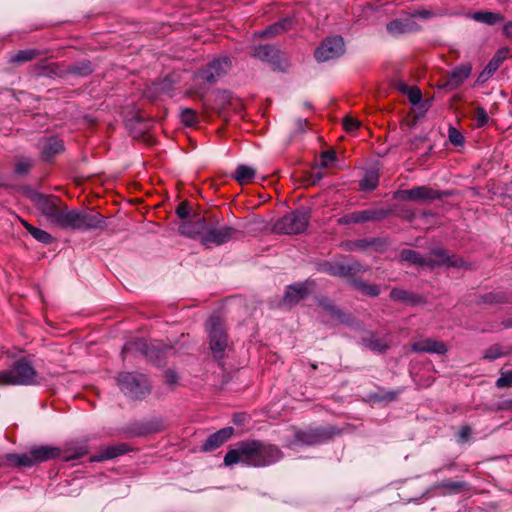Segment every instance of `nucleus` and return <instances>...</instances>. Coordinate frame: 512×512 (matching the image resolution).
I'll list each match as a JSON object with an SVG mask.
<instances>
[{
    "label": "nucleus",
    "instance_id": "nucleus-18",
    "mask_svg": "<svg viewBox=\"0 0 512 512\" xmlns=\"http://www.w3.org/2000/svg\"><path fill=\"white\" fill-rule=\"evenodd\" d=\"M205 227V219L198 216L194 219L193 223L190 221L183 222L179 227V231L181 234L194 237L196 235L202 234L205 231Z\"/></svg>",
    "mask_w": 512,
    "mask_h": 512
},
{
    "label": "nucleus",
    "instance_id": "nucleus-5",
    "mask_svg": "<svg viewBox=\"0 0 512 512\" xmlns=\"http://www.w3.org/2000/svg\"><path fill=\"white\" fill-rule=\"evenodd\" d=\"M118 385L131 398H141L149 393L148 381L142 374L121 373Z\"/></svg>",
    "mask_w": 512,
    "mask_h": 512
},
{
    "label": "nucleus",
    "instance_id": "nucleus-46",
    "mask_svg": "<svg viewBox=\"0 0 512 512\" xmlns=\"http://www.w3.org/2000/svg\"><path fill=\"white\" fill-rule=\"evenodd\" d=\"M390 296L394 300L405 301V300H407L408 294L404 290L394 289L391 291Z\"/></svg>",
    "mask_w": 512,
    "mask_h": 512
},
{
    "label": "nucleus",
    "instance_id": "nucleus-35",
    "mask_svg": "<svg viewBox=\"0 0 512 512\" xmlns=\"http://www.w3.org/2000/svg\"><path fill=\"white\" fill-rule=\"evenodd\" d=\"M504 355V351L499 345H493L483 351V358L485 360L493 361Z\"/></svg>",
    "mask_w": 512,
    "mask_h": 512
},
{
    "label": "nucleus",
    "instance_id": "nucleus-22",
    "mask_svg": "<svg viewBox=\"0 0 512 512\" xmlns=\"http://www.w3.org/2000/svg\"><path fill=\"white\" fill-rule=\"evenodd\" d=\"M256 175L255 168L248 165L237 166L233 178L240 184L245 185L251 183Z\"/></svg>",
    "mask_w": 512,
    "mask_h": 512
},
{
    "label": "nucleus",
    "instance_id": "nucleus-16",
    "mask_svg": "<svg viewBox=\"0 0 512 512\" xmlns=\"http://www.w3.org/2000/svg\"><path fill=\"white\" fill-rule=\"evenodd\" d=\"M78 220L79 210L68 209L67 206L63 205L58 218H56L55 225L61 228L77 230V227H79Z\"/></svg>",
    "mask_w": 512,
    "mask_h": 512
},
{
    "label": "nucleus",
    "instance_id": "nucleus-24",
    "mask_svg": "<svg viewBox=\"0 0 512 512\" xmlns=\"http://www.w3.org/2000/svg\"><path fill=\"white\" fill-rule=\"evenodd\" d=\"M126 452V447L124 444L109 446L104 448L99 452L98 455L94 456L92 459L94 461H102L107 459H112L118 457Z\"/></svg>",
    "mask_w": 512,
    "mask_h": 512
},
{
    "label": "nucleus",
    "instance_id": "nucleus-4",
    "mask_svg": "<svg viewBox=\"0 0 512 512\" xmlns=\"http://www.w3.org/2000/svg\"><path fill=\"white\" fill-rule=\"evenodd\" d=\"M308 222L309 213L297 210L279 219L274 225V230L283 234H298L306 229Z\"/></svg>",
    "mask_w": 512,
    "mask_h": 512
},
{
    "label": "nucleus",
    "instance_id": "nucleus-49",
    "mask_svg": "<svg viewBox=\"0 0 512 512\" xmlns=\"http://www.w3.org/2000/svg\"><path fill=\"white\" fill-rule=\"evenodd\" d=\"M165 379L168 384H175L177 382L178 376L173 371H167L165 373Z\"/></svg>",
    "mask_w": 512,
    "mask_h": 512
},
{
    "label": "nucleus",
    "instance_id": "nucleus-11",
    "mask_svg": "<svg viewBox=\"0 0 512 512\" xmlns=\"http://www.w3.org/2000/svg\"><path fill=\"white\" fill-rule=\"evenodd\" d=\"M77 230H93L102 229L105 227L104 217L96 211H83L79 210Z\"/></svg>",
    "mask_w": 512,
    "mask_h": 512
},
{
    "label": "nucleus",
    "instance_id": "nucleus-19",
    "mask_svg": "<svg viewBox=\"0 0 512 512\" xmlns=\"http://www.w3.org/2000/svg\"><path fill=\"white\" fill-rule=\"evenodd\" d=\"M40 149L46 159H50L64 150L61 140L57 138H48L41 142Z\"/></svg>",
    "mask_w": 512,
    "mask_h": 512
},
{
    "label": "nucleus",
    "instance_id": "nucleus-12",
    "mask_svg": "<svg viewBox=\"0 0 512 512\" xmlns=\"http://www.w3.org/2000/svg\"><path fill=\"white\" fill-rule=\"evenodd\" d=\"M235 233V229L228 226H224L221 228L211 229L207 231L206 234L203 236L202 240L205 244L221 245L232 239Z\"/></svg>",
    "mask_w": 512,
    "mask_h": 512
},
{
    "label": "nucleus",
    "instance_id": "nucleus-45",
    "mask_svg": "<svg viewBox=\"0 0 512 512\" xmlns=\"http://www.w3.org/2000/svg\"><path fill=\"white\" fill-rule=\"evenodd\" d=\"M368 346L375 351H384L386 348H388V344L380 340H371Z\"/></svg>",
    "mask_w": 512,
    "mask_h": 512
},
{
    "label": "nucleus",
    "instance_id": "nucleus-8",
    "mask_svg": "<svg viewBox=\"0 0 512 512\" xmlns=\"http://www.w3.org/2000/svg\"><path fill=\"white\" fill-rule=\"evenodd\" d=\"M210 346L215 357H220L227 346V338L221 323L216 319H210Z\"/></svg>",
    "mask_w": 512,
    "mask_h": 512
},
{
    "label": "nucleus",
    "instance_id": "nucleus-56",
    "mask_svg": "<svg viewBox=\"0 0 512 512\" xmlns=\"http://www.w3.org/2000/svg\"><path fill=\"white\" fill-rule=\"evenodd\" d=\"M130 349H131L130 345H126V346L124 347V350H125V351H126V350H130Z\"/></svg>",
    "mask_w": 512,
    "mask_h": 512
},
{
    "label": "nucleus",
    "instance_id": "nucleus-51",
    "mask_svg": "<svg viewBox=\"0 0 512 512\" xmlns=\"http://www.w3.org/2000/svg\"><path fill=\"white\" fill-rule=\"evenodd\" d=\"M461 486H462V484H460V483H454V482L448 483V484L446 485V487H448V488H450V489H452V490H458V489H460V487H461Z\"/></svg>",
    "mask_w": 512,
    "mask_h": 512
},
{
    "label": "nucleus",
    "instance_id": "nucleus-21",
    "mask_svg": "<svg viewBox=\"0 0 512 512\" xmlns=\"http://www.w3.org/2000/svg\"><path fill=\"white\" fill-rule=\"evenodd\" d=\"M31 454L34 457L35 463L53 459L59 455V450L56 447L39 446L31 449Z\"/></svg>",
    "mask_w": 512,
    "mask_h": 512
},
{
    "label": "nucleus",
    "instance_id": "nucleus-17",
    "mask_svg": "<svg viewBox=\"0 0 512 512\" xmlns=\"http://www.w3.org/2000/svg\"><path fill=\"white\" fill-rule=\"evenodd\" d=\"M233 434L232 427H226L210 435L202 445L203 451H212L220 447Z\"/></svg>",
    "mask_w": 512,
    "mask_h": 512
},
{
    "label": "nucleus",
    "instance_id": "nucleus-42",
    "mask_svg": "<svg viewBox=\"0 0 512 512\" xmlns=\"http://www.w3.org/2000/svg\"><path fill=\"white\" fill-rule=\"evenodd\" d=\"M32 166V161L29 159L19 160L16 164V171L20 174L27 173Z\"/></svg>",
    "mask_w": 512,
    "mask_h": 512
},
{
    "label": "nucleus",
    "instance_id": "nucleus-44",
    "mask_svg": "<svg viewBox=\"0 0 512 512\" xmlns=\"http://www.w3.org/2000/svg\"><path fill=\"white\" fill-rule=\"evenodd\" d=\"M343 126L346 131L352 132V131L358 129V127L360 126V122L353 118L346 117L343 120Z\"/></svg>",
    "mask_w": 512,
    "mask_h": 512
},
{
    "label": "nucleus",
    "instance_id": "nucleus-31",
    "mask_svg": "<svg viewBox=\"0 0 512 512\" xmlns=\"http://www.w3.org/2000/svg\"><path fill=\"white\" fill-rule=\"evenodd\" d=\"M378 184V175L375 172L366 173L360 182L362 190H373Z\"/></svg>",
    "mask_w": 512,
    "mask_h": 512
},
{
    "label": "nucleus",
    "instance_id": "nucleus-36",
    "mask_svg": "<svg viewBox=\"0 0 512 512\" xmlns=\"http://www.w3.org/2000/svg\"><path fill=\"white\" fill-rule=\"evenodd\" d=\"M274 53V49L269 46L255 47L252 55L261 60H269Z\"/></svg>",
    "mask_w": 512,
    "mask_h": 512
},
{
    "label": "nucleus",
    "instance_id": "nucleus-29",
    "mask_svg": "<svg viewBox=\"0 0 512 512\" xmlns=\"http://www.w3.org/2000/svg\"><path fill=\"white\" fill-rule=\"evenodd\" d=\"M7 458L10 462L18 466L30 467L35 464V460L33 455L31 454V451L29 452V454H11L8 455Z\"/></svg>",
    "mask_w": 512,
    "mask_h": 512
},
{
    "label": "nucleus",
    "instance_id": "nucleus-23",
    "mask_svg": "<svg viewBox=\"0 0 512 512\" xmlns=\"http://www.w3.org/2000/svg\"><path fill=\"white\" fill-rule=\"evenodd\" d=\"M401 90L403 92H406L408 95V98L410 102L413 105H418L421 113L423 114L429 107V104L427 102H421L422 99V93L419 88L417 87H407L406 85H402Z\"/></svg>",
    "mask_w": 512,
    "mask_h": 512
},
{
    "label": "nucleus",
    "instance_id": "nucleus-3",
    "mask_svg": "<svg viewBox=\"0 0 512 512\" xmlns=\"http://www.w3.org/2000/svg\"><path fill=\"white\" fill-rule=\"evenodd\" d=\"M400 257L401 260L403 261L412 264H418L421 266H434L445 264L452 267H462L464 263L462 259L454 255L450 256L447 254L446 251L442 249L434 250L428 259L422 258L418 253L410 249L403 250L400 254Z\"/></svg>",
    "mask_w": 512,
    "mask_h": 512
},
{
    "label": "nucleus",
    "instance_id": "nucleus-47",
    "mask_svg": "<svg viewBox=\"0 0 512 512\" xmlns=\"http://www.w3.org/2000/svg\"><path fill=\"white\" fill-rule=\"evenodd\" d=\"M177 215L181 218V219H185L188 217L189 215V207L187 205V203L185 202H182L178 208H177Z\"/></svg>",
    "mask_w": 512,
    "mask_h": 512
},
{
    "label": "nucleus",
    "instance_id": "nucleus-20",
    "mask_svg": "<svg viewBox=\"0 0 512 512\" xmlns=\"http://www.w3.org/2000/svg\"><path fill=\"white\" fill-rule=\"evenodd\" d=\"M415 29V23L411 19H396L387 25L391 35H399Z\"/></svg>",
    "mask_w": 512,
    "mask_h": 512
},
{
    "label": "nucleus",
    "instance_id": "nucleus-52",
    "mask_svg": "<svg viewBox=\"0 0 512 512\" xmlns=\"http://www.w3.org/2000/svg\"><path fill=\"white\" fill-rule=\"evenodd\" d=\"M137 346H139V348L141 349V351L145 354V355H148V350L146 349V343L144 342H140V343H136Z\"/></svg>",
    "mask_w": 512,
    "mask_h": 512
},
{
    "label": "nucleus",
    "instance_id": "nucleus-30",
    "mask_svg": "<svg viewBox=\"0 0 512 512\" xmlns=\"http://www.w3.org/2000/svg\"><path fill=\"white\" fill-rule=\"evenodd\" d=\"M374 218V212L372 211H359V212H355V213H352L348 216H346L344 218V222L345 223H349V222H355V223H359V222H365V221H368V220H371Z\"/></svg>",
    "mask_w": 512,
    "mask_h": 512
},
{
    "label": "nucleus",
    "instance_id": "nucleus-55",
    "mask_svg": "<svg viewBox=\"0 0 512 512\" xmlns=\"http://www.w3.org/2000/svg\"><path fill=\"white\" fill-rule=\"evenodd\" d=\"M314 176H315V178H316V179L314 180V182H315L316 180L318 181V180H320V179L322 178V174H321L320 172H316Z\"/></svg>",
    "mask_w": 512,
    "mask_h": 512
},
{
    "label": "nucleus",
    "instance_id": "nucleus-27",
    "mask_svg": "<svg viewBox=\"0 0 512 512\" xmlns=\"http://www.w3.org/2000/svg\"><path fill=\"white\" fill-rule=\"evenodd\" d=\"M306 294V289L303 285L290 286L285 293V302L288 304L299 301Z\"/></svg>",
    "mask_w": 512,
    "mask_h": 512
},
{
    "label": "nucleus",
    "instance_id": "nucleus-28",
    "mask_svg": "<svg viewBox=\"0 0 512 512\" xmlns=\"http://www.w3.org/2000/svg\"><path fill=\"white\" fill-rule=\"evenodd\" d=\"M24 226L26 229L30 232V234L39 242H42L44 244H49L52 242L53 238L52 236L47 233L46 231L33 227L32 225L26 223L23 221Z\"/></svg>",
    "mask_w": 512,
    "mask_h": 512
},
{
    "label": "nucleus",
    "instance_id": "nucleus-10",
    "mask_svg": "<svg viewBox=\"0 0 512 512\" xmlns=\"http://www.w3.org/2000/svg\"><path fill=\"white\" fill-rule=\"evenodd\" d=\"M436 197L437 192L425 186H418L395 193V198L402 201H427L435 199Z\"/></svg>",
    "mask_w": 512,
    "mask_h": 512
},
{
    "label": "nucleus",
    "instance_id": "nucleus-26",
    "mask_svg": "<svg viewBox=\"0 0 512 512\" xmlns=\"http://www.w3.org/2000/svg\"><path fill=\"white\" fill-rule=\"evenodd\" d=\"M261 456L265 461V465L272 464L281 458V453L278 448L272 445H265L261 443Z\"/></svg>",
    "mask_w": 512,
    "mask_h": 512
},
{
    "label": "nucleus",
    "instance_id": "nucleus-7",
    "mask_svg": "<svg viewBox=\"0 0 512 512\" xmlns=\"http://www.w3.org/2000/svg\"><path fill=\"white\" fill-rule=\"evenodd\" d=\"M344 53V42L341 37L335 36L327 38L316 49L315 57L318 61H328L339 57Z\"/></svg>",
    "mask_w": 512,
    "mask_h": 512
},
{
    "label": "nucleus",
    "instance_id": "nucleus-25",
    "mask_svg": "<svg viewBox=\"0 0 512 512\" xmlns=\"http://www.w3.org/2000/svg\"><path fill=\"white\" fill-rule=\"evenodd\" d=\"M472 18L478 22H482L488 25H494L504 20V17L499 13L490 11H480L472 15Z\"/></svg>",
    "mask_w": 512,
    "mask_h": 512
},
{
    "label": "nucleus",
    "instance_id": "nucleus-32",
    "mask_svg": "<svg viewBox=\"0 0 512 512\" xmlns=\"http://www.w3.org/2000/svg\"><path fill=\"white\" fill-rule=\"evenodd\" d=\"M289 23V20L285 19L281 22H278V23H275L274 25L270 26L269 28L263 30L261 33H260V36H275L279 33H281L282 31H284L286 29V25Z\"/></svg>",
    "mask_w": 512,
    "mask_h": 512
},
{
    "label": "nucleus",
    "instance_id": "nucleus-6",
    "mask_svg": "<svg viewBox=\"0 0 512 512\" xmlns=\"http://www.w3.org/2000/svg\"><path fill=\"white\" fill-rule=\"evenodd\" d=\"M29 197L47 220L55 225L56 218H58L63 206L62 201L58 197L47 196L38 192L30 193Z\"/></svg>",
    "mask_w": 512,
    "mask_h": 512
},
{
    "label": "nucleus",
    "instance_id": "nucleus-2",
    "mask_svg": "<svg viewBox=\"0 0 512 512\" xmlns=\"http://www.w3.org/2000/svg\"><path fill=\"white\" fill-rule=\"evenodd\" d=\"M38 375L30 363L18 361L11 369L0 372V385H34Z\"/></svg>",
    "mask_w": 512,
    "mask_h": 512
},
{
    "label": "nucleus",
    "instance_id": "nucleus-53",
    "mask_svg": "<svg viewBox=\"0 0 512 512\" xmlns=\"http://www.w3.org/2000/svg\"><path fill=\"white\" fill-rule=\"evenodd\" d=\"M418 15L423 18H427V17H429L430 13L428 11H423V12H419Z\"/></svg>",
    "mask_w": 512,
    "mask_h": 512
},
{
    "label": "nucleus",
    "instance_id": "nucleus-1",
    "mask_svg": "<svg viewBox=\"0 0 512 512\" xmlns=\"http://www.w3.org/2000/svg\"><path fill=\"white\" fill-rule=\"evenodd\" d=\"M224 463L231 466L237 463H243L248 466H264L265 461L261 456V442H243L235 449L228 451L224 458Z\"/></svg>",
    "mask_w": 512,
    "mask_h": 512
},
{
    "label": "nucleus",
    "instance_id": "nucleus-33",
    "mask_svg": "<svg viewBox=\"0 0 512 512\" xmlns=\"http://www.w3.org/2000/svg\"><path fill=\"white\" fill-rule=\"evenodd\" d=\"M181 121L187 125L192 126L195 125L198 122V115L197 113L189 108H185L181 110L180 113Z\"/></svg>",
    "mask_w": 512,
    "mask_h": 512
},
{
    "label": "nucleus",
    "instance_id": "nucleus-34",
    "mask_svg": "<svg viewBox=\"0 0 512 512\" xmlns=\"http://www.w3.org/2000/svg\"><path fill=\"white\" fill-rule=\"evenodd\" d=\"M324 269L328 273H330L331 275H334V276L344 277L349 274V268L342 264H335V265L326 264L324 266Z\"/></svg>",
    "mask_w": 512,
    "mask_h": 512
},
{
    "label": "nucleus",
    "instance_id": "nucleus-48",
    "mask_svg": "<svg viewBox=\"0 0 512 512\" xmlns=\"http://www.w3.org/2000/svg\"><path fill=\"white\" fill-rule=\"evenodd\" d=\"M472 434V429L469 426H463L459 430V438L461 441H467Z\"/></svg>",
    "mask_w": 512,
    "mask_h": 512
},
{
    "label": "nucleus",
    "instance_id": "nucleus-39",
    "mask_svg": "<svg viewBox=\"0 0 512 512\" xmlns=\"http://www.w3.org/2000/svg\"><path fill=\"white\" fill-rule=\"evenodd\" d=\"M475 120L477 121V126L482 127L488 122V115L484 108L477 107L475 110Z\"/></svg>",
    "mask_w": 512,
    "mask_h": 512
},
{
    "label": "nucleus",
    "instance_id": "nucleus-50",
    "mask_svg": "<svg viewBox=\"0 0 512 512\" xmlns=\"http://www.w3.org/2000/svg\"><path fill=\"white\" fill-rule=\"evenodd\" d=\"M503 33L507 37L512 38V21H510L507 24H505V26L503 28Z\"/></svg>",
    "mask_w": 512,
    "mask_h": 512
},
{
    "label": "nucleus",
    "instance_id": "nucleus-37",
    "mask_svg": "<svg viewBox=\"0 0 512 512\" xmlns=\"http://www.w3.org/2000/svg\"><path fill=\"white\" fill-rule=\"evenodd\" d=\"M35 53L32 50L19 51L12 58V62L23 63L33 59Z\"/></svg>",
    "mask_w": 512,
    "mask_h": 512
},
{
    "label": "nucleus",
    "instance_id": "nucleus-41",
    "mask_svg": "<svg viewBox=\"0 0 512 512\" xmlns=\"http://www.w3.org/2000/svg\"><path fill=\"white\" fill-rule=\"evenodd\" d=\"M336 159V153L334 151H326L321 155V165L328 167Z\"/></svg>",
    "mask_w": 512,
    "mask_h": 512
},
{
    "label": "nucleus",
    "instance_id": "nucleus-9",
    "mask_svg": "<svg viewBox=\"0 0 512 512\" xmlns=\"http://www.w3.org/2000/svg\"><path fill=\"white\" fill-rule=\"evenodd\" d=\"M230 66L231 63L227 58L215 59L199 74V78L207 83H214L228 72Z\"/></svg>",
    "mask_w": 512,
    "mask_h": 512
},
{
    "label": "nucleus",
    "instance_id": "nucleus-15",
    "mask_svg": "<svg viewBox=\"0 0 512 512\" xmlns=\"http://www.w3.org/2000/svg\"><path fill=\"white\" fill-rule=\"evenodd\" d=\"M472 67L470 64L465 63L456 67L451 73L445 83L444 87L449 90H454L459 87L471 74Z\"/></svg>",
    "mask_w": 512,
    "mask_h": 512
},
{
    "label": "nucleus",
    "instance_id": "nucleus-40",
    "mask_svg": "<svg viewBox=\"0 0 512 512\" xmlns=\"http://www.w3.org/2000/svg\"><path fill=\"white\" fill-rule=\"evenodd\" d=\"M358 288L366 295L377 296L380 292L377 285L359 284Z\"/></svg>",
    "mask_w": 512,
    "mask_h": 512
},
{
    "label": "nucleus",
    "instance_id": "nucleus-13",
    "mask_svg": "<svg viewBox=\"0 0 512 512\" xmlns=\"http://www.w3.org/2000/svg\"><path fill=\"white\" fill-rule=\"evenodd\" d=\"M411 350L417 353H434V354H445L447 352L446 345L441 342L431 338L421 339L417 342H414L411 345Z\"/></svg>",
    "mask_w": 512,
    "mask_h": 512
},
{
    "label": "nucleus",
    "instance_id": "nucleus-38",
    "mask_svg": "<svg viewBox=\"0 0 512 512\" xmlns=\"http://www.w3.org/2000/svg\"><path fill=\"white\" fill-rule=\"evenodd\" d=\"M496 386L498 388H505L512 386V371L502 373V375L497 379Z\"/></svg>",
    "mask_w": 512,
    "mask_h": 512
},
{
    "label": "nucleus",
    "instance_id": "nucleus-54",
    "mask_svg": "<svg viewBox=\"0 0 512 512\" xmlns=\"http://www.w3.org/2000/svg\"><path fill=\"white\" fill-rule=\"evenodd\" d=\"M307 124V121L306 120H299V126L301 129H303V127Z\"/></svg>",
    "mask_w": 512,
    "mask_h": 512
},
{
    "label": "nucleus",
    "instance_id": "nucleus-43",
    "mask_svg": "<svg viewBox=\"0 0 512 512\" xmlns=\"http://www.w3.org/2000/svg\"><path fill=\"white\" fill-rule=\"evenodd\" d=\"M449 139L454 145L463 144L464 138L455 128L449 129Z\"/></svg>",
    "mask_w": 512,
    "mask_h": 512
},
{
    "label": "nucleus",
    "instance_id": "nucleus-14",
    "mask_svg": "<svg viewBox=\"0 0 512 512\" xmlns=\"http://www.w3.org/2000/svg\"><path fill=\"white\" fill-rule=\"evenodd\" d=\"M509 52L508 48L499 49L484 70L479 74L478 82L487 81L499 68L501 63L509 56Z\"/></svg>",
    "mask_w": 512,
    "mask_h": 512
}]
</instances>
